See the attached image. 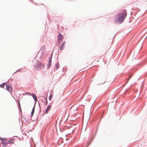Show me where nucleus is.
Wrapping results in <instances>:
<instances>
[{
	"mask_svg": "<svg viewBox=\"0 0 147 147\" xmlns=\"http://www.w3.org/2000/svg\"><path fill=\"white\" fill-rule=\"evenodd\" d=\"M131 75H130L129 77V78H130V77H131Z\"/></svg>",
	"mask_w": 147,
	"mask_h": 147,
	"instance_id": "17",
	"label": "nucleus"
},
{
	"mask_svg": "<svg viewBox=\"0 0 147 147\" xmlns=\"http://www.w3.org/2000/svg\"><path fill=\"white\" fill-rule=\"evenodd\" d=\"M51 107L49 105L47 106V108L46 109L45 113V114H47L48 113V111L50 109Z\"/></svg>",
	"mask_w": 147,
	"mask_h": 147,
	"instance_id": "6",
	"label": "nucleus"
},
{
	"mask_svg": "<svg viewBox=\"0 0 147 147\" xmlns=\"http://www.w3.org/2000/svg\"><path fill=\"white\" fill-rule=\"evenodd\" d=\"M45 67V65L41 63H39L35 66V67L36 69L40 70H43L44 69Z\"/></svg>",
	"mask_w": 147,
	"mask_h": 147,
	"instance_id": "2",
	"label": "nucleus"
},
{
	"mask_svg": "<svg viewBox=\"0 0 147 147\" xmlns=\"http://www.w3.org/2000/svg\"><path fill=\"white\" fill-rule=\"evenodd\" d=\"M6 87L7 88V91H9L11 93L12 91V88L9 86V85L8 84H7L6 86Z\"/></svg>",
	"mask_w": 147,
	"mask_h": 147,
	"instance_id": "4",
	"label": "nucleus"
},
{
	"mask_svg": "<svg viewBox=\"0 0 147 147\" xmlns=\"http://www.w3.org/2000/svg\"><path fill=\"white\" fill-rule=\"evenodd\" d=\"M0 139L1 141L2 142V141H6L7 140V138H0Z\"/></svg>",
	"mask_w": 147,
	"mask_h": 147,
	"instance_id": "10",
	"label": "nucleus"
},
{
	"mask_svg": "<svg viewBox=\"0 0 147 147\" xmlns=\"http://www.w3.org/2000/svg\"><path fill=\"white\" fill-rule=\"evenodd\" d=\"M47 101L46 103H45V105H47Z\"/></svg>",
	"mask_w": 147,
	"mask_h": 147,
	"instance_id": "16",
	"label": "nucleus"
},
{
	"mask_svg": "<svg viewBox=\"0 0 147 147\" xmlns=\"http://www.w3.org/2000/svg\"><path fill=\"white\" fill-rule=\"evenodd\" d=\"M57 42L58 43H59L60 42L62 41L63 38V36L60 33H59L58 35L57 36Z\"/></svg>",
	"mask_w": 147,
	"mask_h": 147,
	"instance_id": "3",
	"label": "nucleus"
},
{
	"mask_svg": "<svg viewBox=\"0 0 147 147\" xmlns=\"http://www.w3.org/2000/svg\"><path fill=\"white\" fill-rule=\"evenodd\" d=\"M51 58L50 59L48 62V65H49V67H50V66H51Z\"/></svg>",
	"mask_w": 147,
	"mask_h": 147,
	"instance_id": "12",
	"label": "nucleus"
},
{
	"mask_svg": "<svg viewBox=\"0 0 147 147\" xmlns=\"http://www.w3.org/2000/svg\"><path fill=\"white\" fill-rule=\"evenodd\" d=\"M53 96L52 95H50L49 97V100H51V98L53 97Z\"/></svg>",
	"mask_w": 147,
	"mask_h": 147,
	"instance_id": "15",
	"label": "nucleus"
},
{
	"mask_svg": "<svg viewBox=\"0 0 147 147\" xmlns=\"http://www.w3.org/2000/svg\"><path fill=\"white\" fill-rule=\"evenodd\" d=\"M6 84L5 83H3V84H1L0 85V86L1 88H3L6 85Z\"/></svg>",
	"mask_w": 147,
	"mask_h": 147,
	"instance_id": "11",
	"label": "nucleus"
},
{
	"mask_svg": "<svg viewBox=\"0 0 147 147\" xmlns=\"http://www.w3.org/2000/svg\"><path fill=\"white\" fill-rule=\"evenodd\" d=\"M34 109H35V107H34L33 108V109H32V112H31V115H32V116L33 115V114L34 113Z\"/></svg>",
	"mask_w": 147,
	"mask_h": 147,
	"instance_id": "13",
	"label": "nucleus"
},
{
	"mask_svg": "<svg viewBox=\"0 0 147 147\" xmlns=\"http://www.w3.org/2000/svg\"><path fill=\"white\" fill-rule=\"evenodd\" d=\"M127 13L125 10L122 11L121 13L118 15L115 18V21L119 23H122L127 16Z\"/></svg>",
	"mask_w": 147,
	"mask_h": 147,
	"instance_id": "1",
	"label": "nucleus"
},
{
	"mask_svg": "<svg viewBox=\"0 0 147 147\" xmlns=\"http://www.w3.org/2000/svg\"><path fill=\"white\" fill-rule=\"evenodd\" d=\"M32 97H33V98L34 99L35 102H36L37 101V99L36 97V95L34 94H32Z\"/></svg>",
	"mask_w": 147,
	"mask_h": 147,
	"instance_id": "8",
	"label": "nucleus"
},
{
	"mask_svg": "<svg viewBox=\"0 0 147 147\" xmlns=\"http://www.w3.org/2000/svg\"><path fill=\"white\" fill-rule=\"evenodd\" d=\"M14 140L13 139L9 140L7 141V142H8L9 144H12L14 143Z\"/></svg>",
	"mask_w": 147,
	"mask_h": 147,
	"instance_id": "5",
	"label": "nucleus"
},
{
	"mask_svg": "<svg viewBox=\"0 0 147 147\" xmlns=\"http://www.w3.org/2000/svg\"><path fill=\"white\" fill-rule=\"evenodd\" d=\"M56 68H57V69H58L59 68V63H57V64H56Z\"/></svg>",
	"mask_w": 147,
	"mask_h": 147,
	"instance_id": "14",
	"label": "nucleus"
},
{
	"mask_svg": "<svg viewBox=\"0 0 147 147\" xmlns=\"http://www.w3.org/2000/svg\"><path fill=\"white\" fill-rule=\"evenodd\" d=\"M1 143L3 144V146L4 147L6 146H7V144H8V142H7L6 141H4L1 142Z\"/></svg>",
	"mask_w": 147,
	"mask_h": 147,
	"instance_id": "7",
	"label": "nucleus"
},
{
	"mask_svg": "<svg viewBox=\"0 0 147 147\" xmlns=\"http://www.w3.org/2000/svg\"><path fill=\"white\" fill-rule=\"evenodd\" d=\"M19 105L20 107V104H19Z\"/></svg>",
	"mask_w": 147,
	"mask_h": 147,
	"instance_id": "18",
	"label": "nucleus"
},
{
	"mask_svg": "<svg viewBox=\"0 0 147 147\" xmlns=\"http://www.w3.org/2000/svg\"><path fill=\"white\" fill-rule=\"evenodd\" d=\"M65 44V42H63L62 45H61L60 47V49L61 50H62L64 47V45Z\"/></svg>",
	"mask_w": 147,
	"mask_h": 147,
	"instance_id": "9",
	"label": "nucleus"
}]
</instances>
